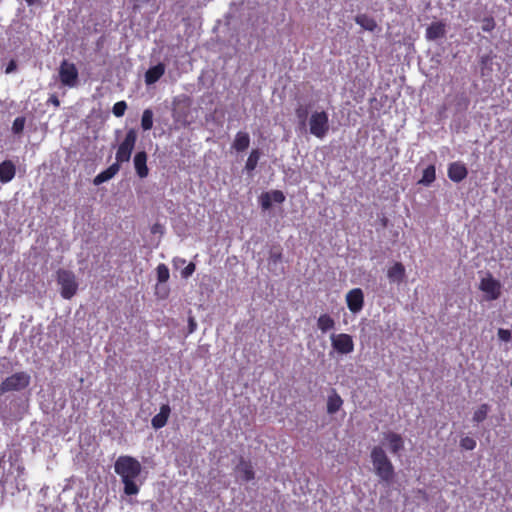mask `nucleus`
Here are the masks:
<instances>
[{
  "label": "nucleus",
  "instance_id": "obj_4",
  "mask_svg": "<svg viewBox=\"0 0 512 512\" xmlns=\"http://www.w3.org/2000/svg\"><path fill=\"white\" fill-rule=\"evenodd\" d=\"M309 132L323 139L329 132V116L326 111H314L309 118Z\"/></svg>",
  "mask_w": 512,
  "mask_h": 512
},
{
  "label": "nucleus",
  "instance_id": "obj_31",
  "mask_svg": "<svg viewBox=\"0 0 512 512\" xmlns=\"http://www.w3.org/2000/svg\"><path fill=\"white\" fill-rule=\"evenodd\" d=\"M476 445V440L469 436H465L460 440V446L464 450H474Z\"/></svg>",
  "mask_w": 512,
  "mask_h": 512
},
{
  "label": "nucleus",
  "instance_id": "obj_35",
  "mask_svg": "<svg viewBox=\"0 0 512 512\" xmlns=\"http://www.w3.org/2000/svg\"><path fill=\"white\" fill-rule=\"evenodd\" d=\"M260 204H261L262 209H264V210H268V209L271 208V206H272V199L270 197L269 192H264V193L261 194V196H260Z\"/></svg>",
  "mask_w": 512,
  "mask_h": 512
},
{
  "label": "nucleus",
  "instance_id": "obj_39",
  "mask_svg": "<svg viewBox=\"0 0 512 512\" xmlns=\"http://www.w3.org/2000/svg\"><path fill=\"white\" fill-rule=\"evenodd\" d=\"M498 336L502 341H509L511 339V331L507 329H499Z\"/></svg>",
  "mask_w": 512,
  "mask_h": 512
},
{
  "label": "nucleus",
  "instance_id": "obj_33",
  "mask_svg": "<svg viewBox=\"0 0 512 512\" xmlns=\"http://www.w3.org/2000/svg\"><path fill=\"white\" fill-rule=\"evenodd\" d=\"M127 109V103L125 101H118L114 104L112 112L116 117H122Z\"/></svg>",
  "mask_w": 512,
  "mask_h": 512
},
{
  "label": "nucleus",
  "instance_id": "obj_20",
  "mask_svg": "<svg viewBox=\"0 0 512 512\" xmlns=\"http://www.w3.org/2000/svg\"><path fill=\"white\" fill-rule=\"evenodd\" d=\"M445 24L442 22H433L426 29V38L436 40L445 36Z\"/></svg>",
  "mask_w": 512,
  "mask_h": 512
},
{
  "label": "nucleus",
  "instance_id": "obj_24",
  "mask_svg": "<svg viewBox=\"0 0 512 512\" xmlns=\"http://www.w3.org/2000/svg\"><path fill=\"white\" fill-rule=\"evenodd\" d=\"M317 326L323 333H326L334 328L335 321L329 314H322L317 320Z\"/></svg>",
  "mask_w": 512,
  "mask_h": 512
},
{
  "label": "nucleus",
  "instance_id": "obj_8",
  "mask_svg": "<svg viewBox=\"0 0 512 512\" xmlns=\"http://www.w3.org/2000/svg\"><path fill=\"white\" fill-rule=\"evenodd\" d=\"M479 289L485 293L487 300H496L501 295V283L491 274L481 279Z\"/></svg>",
  "mask_w": 512,
  "mask_h": 512
},
{
  "label": "nucleus",
  "instance_id": "obj_34",
  "mask_svg": "<svg viewBox=\"0 0 512 512\" xmlns=\"http://www.w3.org/2000/svg\"><path fill=\"white\" fill-rule=\"evenodd\" d=\"M25 121H26L25 118L22 116L15 118V120L13 121V124H12V131L15 134L21 133L24 130Z\"/></svg>",
  "mask_w": 512,
  "mask_h": 512
},
{
  "label": "nucleus",
  "instance_id": "obj_17",
  "mask_svg": "<svg viewBox=\"0 0 512 512\" xmlns=\"http://www.w3.org/2000/svg\"><path fill=\"white\" fill-rule=\"evenodd\" d=\"M165 73V65L158 63L150 67L145 73V82L147 85L156 83Z\"/></svg>",
  "mask_w": 512,
  "mask_h": 512
},
{
  "label": "nucleus",
  "instance_id": "obj_26",
  "mask_svg": "<svg viewBox=\"0 0 512 512\" xmlns=\"http://www.w3.org/2000/svg\"><path fill=\"white\" fill-rule=\"evenodd\" d=\"M260 156H261V152H260L259 149H253L250 152V154L248 156V159L246 161V164H245V169L248 172H251V171L255 170V168L258 165V161L260 159Z\"/></svg>",
  "mask_w": 512,
  "mask_h": 512
},
{
  "label": "nucleus",
  "instance_id": "obj_23",
  "mask_svg": "<svg viewBox=\"0 0 512 512\" xmlns=\"http://www.w3.org/2000/svg\"><path fill=\"white\" fill-rule=\"evenodd\" d=\"M355 22L363 29L373 32L377 28V22L366 14H359L355 17Z\"/></svg>",
  "mask_w": 512,
  "mask_h": 512
},
{
  "label": "nucleus",
  "instance_id": "obj_30",
  "mask_svg": "<svg viewBox=\"0 0 512 512\" xmlns=\"http://www.w3.org/2000/svg\"><path fill=\"white\" fill-rule=\"evenodd\" d=\"M157 280L159 283H166L169 280L170 273L168 267L161 263L156 268Z\"/></svg>",
  "mask_w": 512,
  "mask_h": 512
},
{
  "label": "nucleus",
  "instance_id": "obj_29",
  "mask_svg": "<svg viewBox=\"0 0 512 512\" xmlns=\"http://www.w3.org/2000/svg\"><path fill=\"white\" fill-rule=\"evenodd\" d=\"M295 115H296V118H297V120L299 122V125L302 128H305L306 127V122H307V119H308V108L306 106L299 105L295 109Z\"/></svg>",
  "mask_w": 512,
  "mask_h": 512
},
{
  "label": "nucleus",
  "instance_id": "obj_45",
  "mask_svg": "<svg viewBox=\"0 0 512 512\" xmlns=\"http://www.w3.org/2000/svg\"><path fill=\"white\" fill-rule=\"evenodd\" d=\"M133 1H134L135 3H139V4H141V3H146V2H148L149 0H133Z\"/></svg>",
  "mask_w": 512,
  "mask_h": 512
},
{
  "label": "nucleus",
  "instance_id": "obj_16",
  "mask_svg": "<svg viewBox=\"0 0 512 512\" xmlns=\"http://www.w3.org/2000/svg\"><path fill=\"white\" fill-rule=\"evenodd\" d=\"M16 174V167L11 160H5L0 163V182H10Z\"/></svg>",
  "mask_w": 512,
  "mask_h": 512
},
{
  "label": "nucleus",
  "instance_id": "obj_9",
  "mask_svg": "<svg viewBox=\"0 0 512 512\" xmlns=\"http://www.w3.org/2000/svg\"><path fill=\"white\" fill-rule=\"evenodd\" d=\"M331 345L340 354H349L354 350L353 338L346 333L332 334Z\"/></svg>",
  "mask_w": 512,
  "mask_h": 512
},
{
  "label": "nucleus",
  "instance_id": "obj_44",
  "mask_svg": "<svg viewBox=\"0 0 512 512\" xmlns=\"http://www.w3.org/2000/svg\"><path fill=\"white\" fill-rule=\"evenodd\" d=\"M24 1H25L29 6H32V5H34V4L37 2V0H24Z\"/></svg>",
  "mask_w": 512,
  "mask_h": 512
},
{
  "label": "nucleus",
  "instance_id": "obj_27",
  "mask_svg": "<svg viewBox=\"0 0 512 512\" xmlns=\"http://www.w3.org/2000/svg\"><path fill=\"white\" fill-rule=\"evenodd\" d=\"M489 409L490 407L488 404H481L473 414V421L476 423L483 422L487 418Z\"/></svg>",
  "mask_w": 512,
  "mask_h": 512
},
{
  "label": "nucleus",
  "instance_id": "obj_21",
  "mask_svg": "<svg viewBox=\"0 0 512 512\" xmlns=\"http://www.w3.org/2000/svg\"><path fill=\"white\" fill-rule=\"evenodd\" d=\"M250 145V136L247 132L239 131L235 135L232 148L237 152L245 151Z\"/></svg>",
  "mask_w": 512,
  "mask_h": 512
},
{
  "label": "nucleus",
  "instance_id": "obj_15",
  "mask_svg": "<svg viewBox=\"0 0 512 512\" xmlns=\"http://www.w3.org/2000/svg\"><path fill=\"white\" fill-rule=\"evenodd\" d=\"M134 167L137 175L140 178L148 176L149 169L147 167V153L145 151H139L134 156Z\"/></svg>",
  "mask_w": 512,
  "mask_h": 512
},
{
  "label": "nucleus",
  "instance_id": "obj_43",
  "mask_svg": "<svg viewBox=\"0 0 512 512\" xmlns=\"http://www.w3.org/2000/svg\"><path fill=\"white\" fill-rule=\"evenodd\" d=\"M195 327H196V323L194 322V319L190 318V320H189L190 332H193L195 330Z\"/></svg>",
  "mask_w": 512,
  "mask_h": 512
},
{
  "label": "nucleus",
  "instance_id": "obj_18",
  "mask_svg": "<svg viewBox=\"0 0 512 512\" xmlns=\"http://www.w3.org/2000/svg\"><path fill=\"white\" fill-rule=\"evenodd\" d=\"M120 166L118 163L111 164L107 169L100 172L93 180L95 185H100L110 179H112L120 170Z\"/></svg>",
  "mask_w": 512,
  "mask_h": 512
},
{
  "label": "nucleus",
  "instance_id": "obj_19",
  "mask_svg": "<svg viewBox=\"0 0 512 512\" xmlns=\"http://www.w3.org/2000/svg\"><path fill=\"white\" fill-rule=\"evenodd\" d=\"M342 405L343 399L335 389H332L327 398V413L330 415L335 414L341 409Z\"/></svg>",
  "mask_w": 512,
  "mask_h": 512
},
{
  "label": "nucleus",
  "instance_id": "obj_10",
  "mask_svg": "<svg viewBox=\"0 0 512 512\" xmlns=\"http://www.w3.org/2000/svg\"><path fill=\"white\" fill-rule=\"evenodd\" d=\"M348 309L352 313H358L364 306V294L360 288L351 289L346 295Z\"/></svg>",
  "mask_w": 512,
  "mask_h": 512
},
{
  "label": "nucleus",
  "instance_id": "obj_32",
  "mask_svg": "<svg viewBox=\"0 0 512 512\" xmlns=\"http://www.w3.org/2000/svg\"><path fill=\"white\" fill-rule=\"evenodd\" d=\"M496 26L495 20L492 16H487L482 19L481 29L484 32H491Z\"/></svg>",
  "mask_w": 512,
  "mask_h": 512
},
{
  "label": "nucleus",
  "instance_id": "obj_38",
  "mask_svg": "<svg viewBox=\"0 0 512 512\" xmlns=\"http://www.w3.org/2000/svg\"><path fill=\"white\" fill-rule=\"evenodd\" d=\"M282 261V253L280 251H271L269 256V264H277Z\"/></svg>",
  "mask_w": 512,
  "mask_h": 512
},
{
  "label": "nucleus",
  "instance_id": "obj_1",
  "mask_svg": "<svg viewBox=\"0 0 512 512\" xmlns=\"http://www.w3.org/2000/svg\"><path fill=\"white\" fill-rule=\"evenodd\" d=\"M114 470L121 477L124 485L123 491L126 495L139 493L140 488L135 479L141 474L142 466L136 458L128 455L119 456L115 461Z\"/></svg>",
  "mask_w": 512,
  "mask_h": 512
},
{
  "label": "nucleus",
  "instance_id": "obj_36",
  "mask_svg": "<svg viewBox=\"0 0 512 512\" xmlns=\"http://www.w3.org/2000/svg\"><path fill=\"white\" fill-rule=\"evenodd\" d=\"M272 202L283 203L285 201V195L281 190H272L269 192Z\"/></svg>",
  "mask_w": 512,
  "mask_h": 512
},
{
  "label": "nucleus",
  "instance_id": "obj_11",
  "mask_svg": "<svg viewBox=\"0 0 512 512\" xmlns=\"http://www.w3.org/2000/svg\"><path fill=\"white\" fill-rule=\"evenodd\" d=\"M468 175L466 165L460 161L452 162L448 166V177L451 181L459 183Z\"/></svg>",
  "mask_w": 512,
  "mask_h": 512
},
{
  "label": "nucleus",
  "instance_id": "obj_25",
  "mask_svg": "<svg viewBox=\"0 0 512 512\" xmlns=\"http://www.w3.org/2000/svg\"><path fill=\"white\" fill-rule=\"evenodd\" d=\"M435 179H436V168L434 165L431 164L424 169L422 178L419 180V183L423 184L425 186H428L431 183H433L435 181Z\"/></svg>",
  "mask_w": 512,
  "mask_h": 512
},
{
  "label": "nucleus",
  "instance_id": "obj_41",
  "mask_svg": "<svg viewBox=\"0 0 512 512\" xmlns=\"http://www.w3.org/2000/svg\"><path fill=\"white\" fill-rule=\"evenodd\" d=\"M16 69V63L14 60H11L6 67V73L9 74Z\"/></svg>",
  "mask_w": 512,
  "mask_h": 512
},
{
  "label": "nucleus",
  "instance_id": "obj_14",
  "mask_svg": "<svg viewBox=\"0 0 512 512\" xmlns=\"http://www.w3.org/2000/svg\"><path fill=\"white\" fill-rule=\"evenodd\" d=\"M387 277L391 283L400 284L406 277V270L401 262H395L387 271Z\"/></svg>",
  "mask_w": 512,
  "mask_h": 512
},
{
  "label": "nucleus",
  "instance_id": "obj_28",
  "mask_svg": "<svg viewBox=\"0 0 512 512\" xmlns=\"http://www.w3.org/2000/svg\"><path fill=\"white\" fill-rule=\"evenodd\" d=\"M153 126V111L151 109H145L141 118V127L143 130H150Z\"/></svg>",
  "mask_w": 512,
  "mask_h": 512
},
{
  "label": "nucleus",
  "instance_id": "obj_3",
  "mask_svg": "<svg viewBox=\"0 0 512 512\" xmlns=\"http://www.w3.org/2000/svg\"><path fill=\"white\" fill-rule=\"evenodd\" d=\"M56 280L60 286V294L64 299H71L78 290V282L75 274L67 269H58Z\"/></svg>",
  "mask_w": 512,
  "mask_h": 512
},
{
  "label": "nucleus",
  "instance_id": "obj_5",
  "mask_svg": "<svg viewBox=\"0 0 512 512\" xmlns=\"http://www.w3.org/2000/svg\"><path fill=\"white\" fill-rule=\"evenodd\" d=\"M30 375L26 372H16L4 379L0 384V396L10 391H20L30 384Z\"/></svg>",
  "mask_w": 512,
  "mask_h": 512
},
{
  "label": "nucleus",
  "instance_id": "obj_13",
  "mask_svg": "<svg viewBox=\"0 0 512 512\" xmlns=\"http://www.w3.org/2000/svg\"><path fill=\"white\" fill-rule=\"evenodd\" d=\"M171 413V408L169 404H163L160 407L159 413H157L152 419H151V425L155 430L161 429L164 426H166L169 416Z\"/></svg>",
  "mask_w": 512,
  "mask_h": 512
},
{
  "label": "nucleus",
  "instance_id": "obj_2",
  "mask_svg": "<svg viewBox=\"0 0 512 512\" xmlns=\"http://www.w3.org/2000/svg\"><path fill=\"white\" fill-rule=\"evenodd\" d=\"M371 462L376 475L381 481L390 483L395 475L394 466L381 446H374L371 450Z\"/></svg>",
  "mask_w": 512,
  "mask_h": 512
},
{
  "label": "nucleus",
  "instance_id": "obj_37",
  "mask_svg": "<svg viewBox=\"0 0 512 512\" xmlns=\"http://www.w3.org/2000/svg\"><path fill=\"white\" fill-rule=\"evenodd\" d=\"M196 270V265L193 262H190L182 271L181 276L183 278H189Z\"/></svg>",
  "mask_w": 512,
  "mask_h": 512
},
{
  "label": "nucleus",
  "instance_id": "obj_22",
  "mask_svg": "<svg viewBox=\"0 0 512 512\" xmlns=\"http://www.w3.org/2000/svg\"><path fill=\"white\" fill-rule=\"evenodd\" d=\"M237 471L241 473L242 479L246 482H249L255 478V472L250 462L245 461L244 459L240 460V463L236 467Z\"/></svg>",
  "mask_w": 512,
  "mask_h": 512
},
{
  "label": "nucleus",
  "instance_id": "obj_12",
  "mask_svg": "<svg viewBox=\"0 0 512 512\" xmlns=\"http://www.w3.org/2000/svg\"><path fill=\"white\" fill-rule=\"evenodd\" d=\"M389 450L392 454L397 455L404 448V440L400 434L395 432L384 433Z\"/></svg>",
  "mask_w": 512,
  "mask_h": 512
},
{
  "label": "nucleus",
  "instance_id": "obj_6",
  "mask_svg": "<svg viewBox=\"0 0 512 512\" xmlns=\"http://www.w3.org/2000/svg\"><path fill=\"white\" fill-rule=\"evenodd\" d=\"M136 141V131L134 129L128 130L124 140L120 143V145L117 148L115 155L116 163L121 165L122 163L128 162L130 160Z\"/></svg>",
  "mask_w": 512,
  "mask_h": 512
},
{
  "label": "nucleus",
  "instance_id": "obj_7",
  "mask_svg": "<svg viewBox=\"0 0 512 512\" xmlns=\"http://www.w3.org/2000/svg\"><path fill=\"white\" fill-rule=\"evenodd\" d=\"M59 78L64 86L74 87L78 81V70L75 64L63 60L59 67Z\"/></svg>",
  "mask_w": 512,
  "mask_h": 512
},
{
  "label": "nucleus",
  "instance_id": "obj_40",
  "mask_svg": "<svg viewBox=\"0 0 512 512\" xmlns=\"http://www.w3.org/2000/svg\"><path fill=\"white\" fill-rule=\"evenodd\" d=\"M48 103H51L53 104L55 107H59L60 106V100L59 98L57 97V95L55 94H52L49 99H48Z\"/></svg>",
  "mask_w": 512,
  "mask_h": 512
},
{
  "label": "nucleus",
  "instance_id": "obj_42",
  "mask_svg": "<svg viewBox=\"0 0 512 512\" xmlns=\"http://www.w3.org/2000/svg\"><path fill=\"white\" fill-rule=\"evenodd\" d=\"M160 291H161V289L157 288L156 294L160 298L164 299V298H166L168 296L169 290L167 288H163V292L162 293Z\"/></svg>",
  "mask_w": 512,
  "mask_h": 512
}]
</instances>
